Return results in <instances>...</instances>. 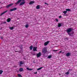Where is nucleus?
<instances>
[{"label":"nucleus","instance_id":"nucleus-1","mask_svg":"<svg viewBox=\"0 0 77 77\" xmlns=\"http://www.w3.org/2000/svg\"><path fill=\"white\" fill-rule=\"evenodd\" d=\"M73 29H72V28H69L67 29L66 31V32L68 33V35H69V36H71V35L72 33H70V32H71V31Z\"/></svg>","mask_w":77,"mask_h":77},{"label":"nucleus","instance_id":"nucleus-2","mask_svg":"<svg viewBox=\"0 0 77 77\" xmlns=\"http://www.w3.org/2000/svg\"><path fill=\"white\" fill-rule=\"evenodd\" d=\"M47 49L45 48H44L42 50V52L43 53H44V54H45V53H47Z\"/></svg>","mask_w":77,"mask_h":77},{"label":"nucleus","instance_id":"nucleus-3","mask_svg":"<svg viewBox=\"0 0 77 77\" xmlns=\"http://www.w3.org/2000/svg\"><path fill=\"white\" fill-rule=\"evenodd\" d=\"M26 2L25 1H23V2H22L19 5V6H22V5H23L25 4V3Z\"/></svg>","mask_w":77,"mask_h":77},{"label":"nucleus","instance_id":"nucleus-4","mask_svg":"<svg viewBox=\"0 0 77 77\" xmlns=\"http://www.w3.org/2000/svg\"><path fill=\"white\" fill-rule=\"evenodd\" d=\"M49 42H50L49 41H48L47 42H45L44 44V45L45 46H46V45H47L48 44H49Z\"/></svg>","mask_w":77,"mask_h":77},{"label":"nucleus","instance_id":"nucleus-5","mask_svg":"<svg viewBox=\"0 0 77 77\" xmlns=\"http://www.w3.org/2000/svg\"><path fill=\"white\" fill-rule=\"evenodd\" d=\"M41 56V53L39 52L37 54V57H39L40 56Z\"/></svg>","mask_w":77,"mask_h":77},{"label":"nucleus","instance_id":"nucleus-6","mask_svg":"<svg viewBox=\"0 0 77 77\" xmlns=\"http://www.w3.org/2000/svg\"><path fill=\"white\" fill-rule=\"evenodd\" d=\"M62 23H59L58 24V27H61V26H63V25L62 24Z\"/></svg>","mask_w":77,"mask_h":77},{"label":"nucleus","instance_id":"nucleus-7","mask_svg":"<svg viewBox=\"0 0 77 77\" xmlns=\"http://www.w3.org/2000/svg\"><path fill=\"white\" fill-rule=\"evenodd\" d=\"M17 8H14L13 9H10V11H15V10H17Z\"/></svg>","mask_w":77,"mask_h":77},{"label":"nucleus","instance_id":"nucleus-8","mask_svg":"<svg viewBox=\"0 0 77 77\" xmlns=\"http://www.w3.org/2000/svg\"><path fill=\"white\" fill-rule=\"evenodd\" d=\"M24 71V69L23 68H20L19 69V71L20 72H22Z\"/></svg>","mask_w":77,"mask_h":77},{"label":"nucleus","instance_id":"nucleus-9","mask_svg":"<svg viewBox=\"0 0 77 77\" xmlns=\"http://www.w3.org/2000/svg\"><path fill=\"white\" fill-rule=\"evenodd\" d=\"M33 50L34 51H37V47H33Z\"/></svg>","mask_w":77,"mask_h":77},{"label":"nucleus","instance_id":"nucleus-10","mask_svg":"<svg viewBox=\"0 0 77 77\" xmlns=\"http://www.w3.org/2000/svg\"><path fill=\"white\" fill-rule=\"evenodd\" d=\"M23 64H24V62H23V61H21L20 62V66H21V65H23Z\"/></svg>","mask_w":77,"mask_h":77},{"label":"nucleus","instance_id":"nucleus-11","mask_svg":"<svg viewBox=\"0 0 77 77\" xmlns=\"http://www.w3.org/2000/svg\"><path fill=\"white\" fill-rule=\"evenodd\" d=\"M7 11H8V10H6V11H4V12L1 13V14H0V16H2V15H3V14H5V13H6Z\"/></svg>","mask_w":77,"mask_h":77},{"label":"nucleus","instance_id":"nucleus-12","mask_svg":"<svg viewBox=\"0 0 77 77\" xmlns=\"http://www.w3.org/2000/svg\"><path fill=\"white\" fill-rule=\"evenodd\" d=\"M11 18H8L7 19V21L8 23H9V22H10L11 21Z\"/></svg>","mask_w":77,"mask_h":77},{"label":"nucleus","instance_id":"nucleus-13","mask_svg":"<svg viewBox=\"0 0 77 77\" xmlns=\"http://www.w3.org/2000/svg\"><path fill=\"white\" fill-rule=\"evenodd\" d=\"M26 69L27 70H28V71H32L33 70V69H29V67L26 68Z\"/></svg>","mask_w":77,"mask_h":77},{"label":"nucleus","instance_id":"nucleus-14","mask_svg":"<svg viewBox=\"0 0 77 77\" xmlns=\"http://www.w3.org/2000/svg\"><path fill=\"white\" fill-rule=\"evenodd\" d=\"M33 3H35V2L31 1L29 3V4L30 5H32V4H33Z\"/></svg>","mask_w":77,"mask_h":77},{"label":"nucleus","instance_id":"nucleus-15","mask_svg":"<svg viewBox=\"0 0 77 77\" xmlns=\"http://www.w3.org/2000/svg\"><path fill=\"white\" fill-rule=\"evenodd\" d=\"M39 6V5H38L36 7V9H40V7Z\"/></svg>","mask_w":77,"mask_h":77},{"label":"nucleus","instance_id":"nucleus-16","mask_svg":"<svg viewBox=\"0 0 77 77\" xmlns=\"http://www.w3.org/2000/svg\"><path fill=\"white\" fill-rule=\"evenodd\" d=\"M70 56V53H68L66 54V56H67V57H68V56Z\"/></svg>","mask_w":77,"mask_h":77},{"label":"nucleus","instance_id":"nucleus-17","mask_svg":"<svg viewBox=\"0 0 77 77\" xmlns=\"http://www.w3.org/2000/svg\"><path fill=\"white\" fill-rule=\"evenodd\" d=\"M14 5V4L11 3V4H9L8 5V6H9V7H11V6H12V5Z\"/></svg>","mask_w":77,"mask_h":77},{"label":"nucleus","instance_id":"nucleus-18","mask_svg":"<svg viewBox=\"0 0 77 77\" xmlns=\"http://www.w3.org/2000/svg\"><path fill=\"white\" fill-rule=\"evenodd\" d=\"M29 48H30V50H32V48H33V46L31 45V46H30L29 47Z\"/></svg>","mask_w":77,"mask_h":77},{"label":"nucleus","instance_id":"nucleus-19","mask_svg":"<svg viewBox=\"0 0 77 77\" xmlns=\"http://www.w3.org/2000/svg\"><path fill=\"white\" fill-rule=\"evenodd\" d=\"M66 10L67 12V11H71V10H70V9H66Z\"/></svg>","mask_w":77,"mask_h":77},{"label":"nucleus","instance_id":"nucleus-20","mask_svg":"<svg viewBox=\"0 0 77 77\" xmlns=\"http://www.w3.org/2000/svg\"><path fill=\"white\" fill-rule=\"evenodd\" d=\"M63 13L64 14H66L67 13V12L66 11H64L63 12Z\"/></svg>","mask_w":77,"mask_h":77},{"label":"nucleus","instance_id":"nucleus-21","mask_svg":"<svg viewBox=\"0 0 77 77\" xmlns=\"http://www.w3.org/2000/svg\"><path fill=\"white\" fill-rule=\"evenodd\" d=\"M42 68H43V67H40L39 68L37 69V70H40V69H41Z\"/></svg>","mask_w":77,"mask_h":77},{"label":"nucleus","instance_id":"nucleus-22","mask_svg":"<svg viewBox=\"0 0 77 77\" xmlns=\"http://www.w3.org/2000/svg\"><path fill=\"white\" fill-rule=\"evenodd\" d=\"M3 72V70H0V74H2Z\"/></svg>","mask_w":77,"mask_h":77},{"label":"nucleus","instance_id":"nucleus-23","mask_svg":"<svg viewBox=\"0 0 77 77\" xmlns=\"http://www.w3.org/2000/svg\"><path fill=\"white\" fill-rule=\"evenodd\" d=\"M9 29L10 30H13L14 29V27H10Z\"/></svg>","mask_w":77,"mask_h":77},{"label":"nucleus","instance_id":"nucleus-24","mask_svg":"<svg viewBox=\"0 0 77 77\" xmlns=\"http://www.w3.org/2000/svg\"><path fill=\"white\" fill-rule=\"evenodd\" d=\"M25 27L26 28H27V27H29V25L27 24L25 26Z\"/></svg>","mask_w":77,"mask_h":77},{"label":"nucleus","instance_id":"nucleus-25","mask_svg":"<svg viewBox=\"0 0 77 77\" xmlns=\"http://www.w3.org/2000/svg\"><path fill=\"white\" fill-rule=\"evenodd\" d=\"M17 75L19 77H22V75H20V74H18Z\"/></svg>","mask_w":77,"mask_h":77},{"label":"nucleus","instance_id":"nucleus-26","mask_svg":"<svg viewBox=\"0 0 77 77\" xmlns=\"http://www.w3.org/2000/svg\"><path fill=\"white\" fill-rule=\"evenodd\" d=\"M69 74V72H67L65 73V74H66V75H68V74Z\"/></svg>","mask_w":77,"mask_h":77},{"label":"nucleus","instance_id":"nucleus-27","mask_svg":"<svg viewBox=\"0 0 77 77\" xmlns=\"http://www.w3.org/2000/svg\"><path fill=\"white\" fill-rule=\"evenodd\" d=\"M53 51H54V52H55V51H58L57 50H52Z\"/></svg>","mask_w":77,"mask_h":77},{"label":"nucleus","instance_id":"nucleus-28","mask_svg":"<svg viewBox=\"0 0 77 77\" xmlns=\"http://www.w3.org/2000/svg\"><path fill=\"white\" fill-rule=\"evenodd\" d=\"M51 58V56L49 55L48 56V58H49V59H50V58Z\"/></svg>","mask_w":77,"mask_h":77},{"label":"nucleus","instance_id":"nucleus-29","mask_svg":"<svg viewBox=\"0 0 77 77\" xmlns=\"http://www.w3.org/2000/svg\"><path fill=\"white\" fill-rule=\"evenodd\" d=\"M45 5H47V6H48V5H49L46 2H45Z\"/></svg>","mask_w":77,"mask_h":77},{"label":"nucleus","instance_id":"nucleus-30","mask_svg":"<svg viewBox=\"0 0 77 77\" xmlns=\"http://www.w3.org/2000/svg\"><path fill=\"white\" fill-rule=\"evenodd\" d=\"M55 20H56V21H57V22H58L59 21V20H58L57 19H55Z\"/></svg>","mask_w":77,"mask_h":77},{"label":"nucleus","instance_id":"nucleus-31","mask_svg":"<svg viewBox=\"0 0 77 77\" xmlns=\"http://www.w3.org/2000/svg\"><path fill=\"white\" fill-rule=\"evenodd\" d=\"M7 8H9V6L8 5L7 6H6Z\"/></svg>","mask_w":77,"mask_h":77},{"label":"nucleus","instance_id":"nucleus-32","mask_svg":"<svg viewBox=\"0 0 77 77\" xmlns=\"http://www.w3.org/2000/svg\"><path fill=\"white\" fill-rule=\"evenodd\" d=\"M20 47H20V48L22 49V48H23V45H21Z\"/></svg>","mask_w":77,"mask_h":77},{"label":"nucleus","instance_id":"nucleus-33","mask_svg":"<svg viewBox=\"0 0 77 77\" xmlns=\"http://www.w3.org/2000/svg\"><path fill=\"white\" fill-rule=\"evenodd\" d=\"M15 52H18L19 53H21V51H15Z\"/></svg>","mask_w":77,"mask_h":77},{"label":"nucleus","instance_id":"nucleus-34","mask_svg":"<svg viewBox=\"0 0 77 77\" xmlns=\"http://www.w3.org/2000/svg\"><path fill=\"white\" fill-rule=\"evenodd\" d=\"M62 16H59V18H62Z\"/></svg>","mask_w":77,"mask_h":77},{"label":"nucleus","instance_id":"nucleus-35","mask_svg":"<svg viewBox=\"0 0 77 77\" xmlns=\"http://www.w3.org/2000/svg\"><path fill=\"white\" fill-rule=\"evenodd\" d=\"M34 74H37V72H34Z\"/></svg>","mask_w":77,"mask_h":77},{"label":"nucleus","instance_id":"nucleus-36","mask_svg":"<svg viewBox=\"0 0 77 77\" xmlns=\"http://www.w3.org/2000/svg\"><path fill=\"white\" fill-rule=\"evenodd\" d=\"M1 39H3V37H1Z\"/></svg>","mask_w":77,"mask_h":77},{"label":"nucleus","instance_id":"nucleus-37","mask_svg":"<svg viewBox=\"0 0 77 77\" xmlns=\"http://www.w3.org/2000/svg\"><path fill=\"white\" fill-rule=\"evenodd\" d=\"M62 53V51H60L59 52V53Z\"/></svg>","mask_w":77,"mask_h":77},{"label":"nucleus","instance_id":"nucleus-38","mask_svg":"<svg viewBox=\"0 0 77 77\" xmlns=\"http://www.w3.org/2000/svg\"><path fill=\"white\" fill-rule=\"evenodd\" d=\"M59 75H60V74H59Z\"/></svg>","mask_w":77,"mask_h":77},{"label":"nucleus","instance_id":"nucleus-39","mask_svg":"<svg viewBox=\"0 0 77 77\" xmlns=\"http://www.w3.org/2000/svg\"><path fill=\"white\" fill-rule=\"evenodd\" d=\"M5 23H6V22H5Z\"/></svg>","mask_w":77,"mask_h":77},{"label":"nucleus","instance_id":"nucleus-40","mask_svg":"<svg viewBox=\"0 0 77 77\" xmlns=\"http://www.w3.org/2000/svg\"><path fill=\"white\" fill-rule=\"evenodd\" d=\"M1 3V2H0V3Z\"/></svg>","mask_w":77,"mask_h":77}]
</instances>
